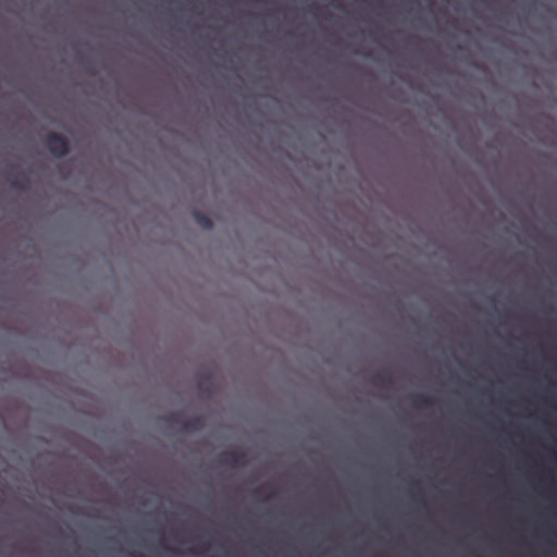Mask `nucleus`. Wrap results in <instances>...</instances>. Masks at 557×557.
<instances>
[{
    "instance_id": "f257e3e1",
    "label": "nucleus",
    "mask_w": 557,
    "mask_h": 557,
    "mask_svg": "<svg viewBox=\"0 0 557 557\" xmlns=\"http://www.w3.org/2000/svg\"><path fill=\"white\" fill-rule=\"evenodd\" d=\"M45 144L51 154L62 158L69 153L70 147L67 140L58 133H50L45 139Z\"/></svg>"
},
{
    "instance_id": "f03ea898",
    "label": "nucleus",
    "mask_w": 557,
    "mask_h": 557,
    "mask_svg": "<svg viewBox=\"0 0 557 557\" xmlns=\"http://www.w3.org/2000/svg\"><path fill=\"white\" fill-rule=\"evenodd\" d=\"M221 462L236 468L245 463V454L237 450L225 451L221 456Z\"/></svg>"
},
{
    "instance_id": "7ed1b4c3",
    "label": "nucleus",
    "mask_w": 557,
    "mask_h": 557,
    "mask_svg": "<svg viewBox=\"0 0 557 557\" xmlns=\"http://www.w3.org/2000/svg\"><path fill=\"white\" fill-rule=\"evenodd\" d=\"M194 220L200 227L205 230H211L213 227L212 220L199 211H194Z\"/></svg>"
},
{
    "instance_id": "20e7f679",
    "label": "nucleus",
    "mask_w": 557,
    "mask_h": 557,
    "mask_svg": "<svg viewBox=\"0 0 557 557\" xmlns=\"http://www.w3.org/2000/svg\"><path fill=\"white\" fill-rule=\"evenodd\" d=\"M373 384L380 386H388L392 382L389 374L387 373H376L373 375Z\"/></svg>"
},
{
    "instance_id": "39448f33",
    "label": "nucleus",
    "mask_w": 557,
    "mask_h": 557,
    "mask_svg": "<svg viewBox=\"0 0 557 557\" xmlns=\"http://www.w3.org/2000/svg\"><path fill=\"white\" fill-rule=\"evenodd\" d=\"M199 424H200V421L198 419H191V420L184 421L182 423V428L184 431H190V430L198 429Z\"/></svg>"
},
{
    "instance_id": "423d86ee",
    "label": "nucleus",
    "mask_w": 557,
    "mask_h": 557,
    "mask_svg": "<svg viewBox=\"0 0 557 557\" xmlns=\"http://www.w3.org/2000/svg\"><path fill=\"white\" fill-rule=\"evenodd\" d=\"M414 401L417 405L422 407H432L433 406V399L426 396H416Z\"/></svg>"
},
{
    "instance_id": "0eeeda50",
    "label": "nucleus",
    "mask_w": 557,
    "mask_h": 557,
    "mask_svg": "<svg viewBox=\"0 0 557 557\" xmlns=\"http://www.w3.org/2000/svg\"><path fill=\"white\" fill-rule=\"evenodd\" d=\"M261 490H262V488H257V490L255 491V494H260V493H261Z\"/></svg>"
},
{
    "instance_id": "6e6552de",
    "label": "nucleus",
    "mask_w": 557,
    "mask_h": 557,
    "mask_svg": "<svg viewBox=\"0 0 557 557\" xmlns=\"http://www.w3.org/2000/svg\"><path fill=\"white\" fill-rule=\"evenodd\" d=\"M12 186H13V187H17L16 182H13V183H12Z\"/></svg>"
},
{
    "instance_id": "1a4fd4ad",
    "label": "nucleus",
    "mask_w": 557,
    "mask_h": 557,
    "mask_svg": "<svg viewBox=\"0 0 557 557\" xmlns=\"http://www.w3.org/2000/svg\"><path fill=\"white\" fill-rule=\"evenodd\" d=\"M555 459H556V461H557V455L555 456Z\"/></svg>"
}]
</instances>
